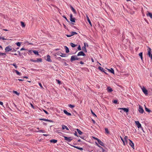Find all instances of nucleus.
Instances as JSON below:
<instances>
[{"label": "nucleus", "instance_id": "nucleus-41", "mask_svg": "<svg viewBox=\"0 0 152 152\" xmlns=\"http://www.w3.org/2000/svg\"><path fill=\"white\" fill-rule=\"evenodd\" d=\"M91 112L92 114L94 116H95V117H96V115L95 114V113L92 111V110H91Z\"/></svg>", "mask_w": 152, "mask_h": 152}, {"label": "nucleus", "instance_id": "nucleus-15", "mask_svg": "<svg viewBox=\"0 0 152 152\" xmlns=\"http://www.w3.org/2000/svg\"><path fill=\"white\" fill-rule=\"evenodd\" d=\"M70 7L72 10L73 11V13L75 14H76V11L75 9L72 6L70 5Z\"/></svg>", "mask_w": 152, "mask_h": 152}, {"label": "nucleus", "instance_id": "nucleus-47", "mask_svg": "<svg viewBox=\"0 0 152 152\" xmlns=\"http://www.w3.org/2000/svg\"><path fill=\"white\" fill-rule=\"evenodd\" d=\"M113 102L115 104H117V101L116 100H114Z\"/></svg>", "mask_w": 152, "mask_h": 152}, {"label": "nucleus", "instance_id": "nucleus-57", "mask_svg": "<svg viewBox=\"0 0 152 152\" xmlns=\"http://www.w3.org/2000/svg\"><path fill=\"white\" fill-rule=\"evenodd\" d=\"M120 138L122 142H124V139L121 137H120Z\"/></svg>", "mask_w": 152, "mask_h": 152}, {"label": "nucleus", "instance_id": "nucleus-60", "mask_svg": "<svg viewBox=\"0 0 152 152\" xmlns=\"http://www.w3.org/2000/svg\"><path fill=\"white\" fill-rule=\"evenodd\" d=\"M123 142V143L124 145H126V141L125 142V141H124V142Z\"/></svg>", "mask_w": 152, "mask_h": 152}, {"label": "nucleus", "instance_id": "nucleus-1", "mask_svg": "<svg viewBox=\"0 0 152 152\" xmlns=\"http://www.w3.org/2000/svg\"><path fill=\"white\" fill-rule=\"evenodd\" d=\"M63 137L64 139L68 142H71L73 140L72 138L71 137H68L66 136H63Z\"/></svg>", "mask_w": 152, "mask_h": 152}, {"label": "nucleus", "instance_id": "nucleus-4", "mask_svg": "<svg viewBox=\"0 0 152 152\" xmlns=\"http://www.w3.org/2000/svg\"><path fill=\"white\" fill-rule=\"evenodd\" d=\"M138 111L140 113H143L144 111L142 107L141 106H139Z\"/></svg>", "mask_w": 152, "mask_h": 152}, {"label": "nucleus", "instance_id": "nucleus-56", "mask_svg": "<svg viewBox=\"0 0 152 152\" xmlns=\"http://www.w3.org/2000/svg\"><path fill=\"white\" fill-rule=\"evenodd\" d=\"M0 104L3 106V102H1V101H0Z\"/></svg>", "mask_w": 152, "mask_h": 152}, {"label": "nucleus", "instance_id": "nucleus-2", "mask_svg": "<svg viewBox=\"0 0 152 152\" xmlns=\"http://www.w3.org/2000/svg\"><path fill=\"white\" fill-rule=\"evenodd\" d=\"M5 50L6 52H9L12 50V49L11 48V46H8L6 47Z\"/></svg>", "mask_w": 152, "mask_h": 152}, {"label": "nucleus", "instance_id": "nucleus-35", "mask_svg": "<svg viewBox=\"0 0 152 152\" xmlns=\"http://www.w3.org/2000/svg\"><path fill=\"white\" fill-rule=\"evenodd\" d=\"M21 25L23 27H24L25 26V25L24 22H21Z\"/></svg>", "mask_w": 152, "mask_h": 152}, {"label": "nucleus", "instance_id": "nucleus-11", "mask_svg": "<svg viewBox=\"0 0 152 152\" xmlns=\"http://www.w3.org/2000/svg\"><path fill=\"white\" fill-rule=\"evenodd\" d=\"M70 20L71 22H75V18H72V14H71L70 15Z\"/></svg>", "mask_w": 152, "mask_h": 152}, {"label": "nucleus", "instance_id": "nucleus-23", "mask_svg": "<svg viewBox=\"0 0 152 152\" xmlns=\"http://www.w3.org/2000/svg\"><path fill=\"white\" fill-rule=\"evenodd\" d=\"M50 142L53 143H55L57 142V140H56L52 139L50 140Z\"/></svg>", "mask_w": 152, "mask_h": 152}, {"label": "nucleus", "instance_id": "nucleus-24", "mask_svg": "<svg viewBox=\"0 0 152 152\" xmlns=\"http://www.w3.org/2000/svg\"><path fill=\"white\" fill-rule=\"evenodd\" d=\"M139 56H140L141 60L143 61L142 53L141 52L139 53Z\"/></svg>", "mask_w": 152, "mask_h": 152}, {"label": "nucleus", "instance_id": "nucleus-3", "mask_svg": "<svg viewBox=\"0 0 152 152\" xmlns=\"http://www.w3.org/2000/svg\"><path fill=\"white\" fill-rule=\"evenodd\" d=\"M148 56L149 57H151V49L149 47H148Z\"/></svg>", "mask_w": 152, "mask_h": 152}, {"label": "nucleus", "instance_id": "nucleus-38", "mask_svg": "<svg viewBox=\"0 0 152 152\" xmlns=\"http://www.w3.org/2000/svg\"><path fill=\"white\" fill-rule=\"evenodd\" d=\"M12 65H13L16 69H17V68L18 66L15 63H13Z\"/></svg>", "mask_w": 152, "mask_h": 152}, {"label": "nucleus", "instance_id": "nucleus-48", "mask_svg": "<svg viewBox=\"0 0 152 152\" xmlns=\"http://www.w3.org/2000/svg\"><path fill=\"white\" fill-rule=\"evenodd\" d=\"M31 61L34 62H36V60H33V59H31Z\"/></svg>", "mask_w": 152, "mask_h": 152}, {"label": "nucleus", "instance_id": "nucleus-18", "mask_svg": "<svg viewBox=\"0 0 152 152\" xmlns=\"http://www.w3.org/2000/svg\"><path fill=\"white\" fill-rule=\"evenodd\" d=\"M86 18H87V20L88 21V23H89V24L91 26H92V25L91 23V21L90 20V19H89V17H88V15H86Z\"/></svg>", "mask_w": 152, "mask_h": 152}, {"label": "nucleus", "instance_id": "nucleus-12", "mask_svg": "<svg viewBox=\"0 0 152 152\" xmlns=\"http://www.w3.org/2000/svg\"><path fill=\"white\" fill-rule=\"evenodd\" d=\"M57 54L58 55H59L62 57H65L66 56V54H65L62 53H59V52H58L57 53Z\"/></svg>", "mask_w": 152, "mask_h": 152}, {"label": "nucleus", "instance_id": "nucleus-9", "mask_svg": "<svg viewBox=\"0 0 152 152\" xmlns=\"http://www.w3.org/2000/svg\"><path fill=\"white\" fill-rule=\"evenodd\" d=\"M76 57L77 56H76V55H73L71 56L70 59L71 61L72 62L73 61L75 60Z\"/></svg>", "mask_w": 152, "mask_h": 152}, {"label": "nucleus", "instance_id": "nucleus-59", "mask_svg": "<svg viewBox=\"0 0 152 152\" xmlns=\"http://www.w3.org/2000/svg\"><path fill=\"white\" fill-rule=\"evenodd\" d=\"M44 112H45V113L46 114H48V113L47 111H46V110H44Z\"/></svg>", "mask_w": 152, "mask_h": 152}, {"label": "nucleus", "instance_id": "nucleus-21", "mask_svg": "<svg viewBox=\"0 0 152 152\" xmlns=\"http://www.w3.org/2000/svg\"><path fill=\"white\" fill-rule=\"evenodd\" d=\"M98 69L101 71H102L103 72H104L105 74H107L105 72H104V70H105L104 69H103V68H102V67H101V66H99V67H98Z\"/></svg>", "mask_w": 152, "mask_h": 152}, {"label": "nucleus", "instance_id": "nucleus-27", "mask_svg": "<svg viewBox=\"0 0 152 152\" xmlns=\"http://www.w3.org/2000/svg\"><path fill=\"white\" fill-rule=\"evenodd\" d=\"M76 130L80 135H81L83 133L82 132L80 129H77Z\"/></svg>", "mask_w": 152, "mask_h": 152}, {"label": "nucleus", "instance_id": "nucleus-36", "mask_svg": "<svg viewBox=\"0 0 152 152\" xmlns=\"http://www.w3.org/2000/svg\"><path fill=\"white\" fill-rule=\"evenodd\" d=\"M21 44V42H17L16 43V44L18 46H20Z\"/></svg>", "mask_w": 152, "mask_h": 152}, {"label": "nucleus", "instance_id": "nucleus-51", "mask_svg": "<svg viewBox=\"0 0 152 152\" xmlns=\"http://www.w3.org/2000/svg\"><path fill=\"white\" fill-rule=\"evenodd\" d=\"M105 130L106 132L108 133H109V131H108V129L107 128L105 129Z\"/></svg>", "mask_w": 152, "mask_h": 152}, {"label": "nucleus", "instance_id": "nucleus-61", "mask_svg": "<svg viewBox=\"0 0 152 152\" xmlns=\"http://www.w3.org/2000/svg\"><path fill=\"white\" fill-rule=\"evenodd\" d=\"M1 39H2L3 40H5V39H5L4 38V37H1Z\"/></svg>", "mask_w": 152, "mask_h": 152}, {"label": "nucleus", "instance_id": "nucleus-52", "mask_svg": "<svg viewBox=\"0 0 152 152\" xmlns=\"http://www.w3.org/2000/svg\"><path fill=\"white\" fill-rule=\"evenodd\" d=\"M66 35L67 37H70L72 36L71 35H68V34H66Z\"/></svg>", "mask_w": 152, "mask_h": 152}, {"label": "nucleus", "instance_id": "nucleus-64", "mask_svg": "<svg viewBox=\"0 0 152 152\" xmlns=\"http://www.w3.org/2000/svg\"><path fill=\"white\" fill-rule=\"evenodd\" d=\"M16 50L15 49H13L12 51L16 52Z\"/></svg>", "mask_w": 152, "mask_h": 152}, {"label": "nucleus", "instance_id": "nucleus-63", "mask_svg": "<svg viewBox=\"0 0 152 152\" xmlns=\"http://www.w3.org/2000/svg\"><path fill=\"white\" fill-rule=\"evenodd\" d=\"M43 136H46H46H48V134H43Z\"/></svg>", "mask_w": 152, "mask_h": 152}, {"label": "nucleus", "instance_id": "nucleus-28", "mask_svg": "<svg viewBox=\"0 0 152 152\" xmlns=\"http://www.w3.org/2000/svg\"><path fill=\"white\" fill-rule=\"evenodd\" d=\"M70 45L73 48H74L75 47L77 46V45H75L72 43H70Z\"/></svg>", "mask_w": 152, "mask_h": 152}, {"label": "nucleus", "instance_id": "nucleus-25", "mask_svg": "<svg viewBox=\"0 0 152 152\" xmlns=\"http://www.w3.org/2000/svg\"><path fill=\"white\" fill-rule=\"evenodd\" d=\"M108 71L113 74L114 73V69L112 68H111L110 69H108Z\"/></svg>", "mask_w": 152, "mask_h": 152}, {"label": "nucleus", "instance_id": "nucleus-17", "mask_svg": "<svg viewBox=\"0 0 152 152\" xmlns=\"http://www.w3.org/2000/svg\"><path fill=\"white\" fill-rule=\"evenodd\" d=\"M46 60L49 62L51 61V60L50 58V56L49 55H48L47 56V60Z\"/></svg>", "mask_w": 152, "mask_h": 152}, {"label": "nucleus", "instance_id": "nucleus-40", "mask_svg": "<svg viewBox=\"0 0 152 152\" xmlns=\"http://www.w3.org/2000/svg\"><path fill=\"white\" fill-rule=\"evenodd\" d=\"M13 92L15 93V94H16L17 95H18V96H19V94L18 93L17 91H13Z\"/></svg>", "mask_w": 152, "mask_h": 152}, {"label": "nucleus", "instance_id": "nucleus-30", "mask_svg": "<svg viewBox=\"0 0 152 152\" xmlns=\"http://www.w3.org/2000/svg\"><path fill=\"white\" fill-rule=\"evenodd\" d=\"M33 52L35 54V55H39V54L38 53V52L36 50H33Z\"/></svg>", "mask_w": 152, "mask_h": 152}, {"label": "nucleus", "instance_id": "nucleus-53", "mask_svg": "<svg viewBox=\"0 0 152 152\" xmlns=\"http://www.w3.org/2000/svg\"><path fill=\"white\" fill-rule=\"evenodd\" d=\"M47 121L49 122H53V121L52 120H49V119L47 120Z\"/></svg>", "mask_w": 152, "mask_h": 152}, {"label": "nucleus", "instance_id": "nucleus-50", "mask_svg": "<svg viewBox=\"0 0 152 152\" xmlns=\"http://www.w3.org/2000/svg\"><path fill=\"white\" fill-rule=\"evenodd\" d=\"M78 149L80 150L81 151H82L83 149L82 148L78 147Z\"/></svg>", "mask_w": 152, "mask_h": 152}, {"label": "nucleus", "instance_id": "nucleus-55", "mask_svg": "<svg viewBox=\"0 0 152 152\" xmlns=\"http://www.w3.org/2000/svg\"><path fill=\"white\" fill-rule=\"evenodd\" d=\"M74 134L75 135L77 136V137H78V136H77V133L76 132H75L74 133Z\"/></svg>", "mask_w": 152, "mask_h": 152}, {"label": "nucleus", "instance_id": "nucleus-7", "mask_svg": "<svg viewBox=\"0 0 152 152\" xmlns=\"http://www.w3.org/2000/svg\"><path fill=\"white\" fill-rule=\"evenodd\" d=\"M130 141L129 145L134 149V144L132 141L130 140H129Z\"/></svg>", "mask_w": 152, "mask_h": 152}, {"label": "nucleus", "instance_id": "nucleus-54", "mask_svg": "<svg viewBox=\"0 0 152 152\" xmlns=\"http://www.w3.org/2000/svg\"><path fill=\"white\" fill-rule=\"evenodd\" d=\"M63 18H64L66 20V21H68V19H67V18H66V17L65 16H63Z\"/></svg>", "mask_w": 152, "mask_h": 152}, {"label": "nucleus", "instance_id": "nucleus-37", "mask_svg": "<svg viewBox=\"0 0 152 152\" xmlns=\"http://www.w3.org/2000/svg\"><path fill=\"white\" fill-rule=\"evenodd\" d=\"M127 137L126 136H125V137H124V139L126 141V144L127 143Z\"/></svg>", "mask_w": 152, "mask_h": 152}, {"label": "nucleus", "instance_id": "nucleus-34", "mask_svg": "<svg viewBox=\"0 0 152 152\" xmlns=\"http://www.w3.org/2000/svg\"><path fill=\"white\" fill-rule=\"evenodd\" d=\"M37 62H42V59L41 58H37L36 60Z\"/></svg>", "mask_w": 152, "mask_h": 152}, {"label": "nucleus", "instance_id": "nucleus-5", "mask_svg": "<svg viewBox=\"0 0 152 152\" xmlns=\"http://www.w3.org/2000/svg\"><path fill=\"white\" fill-rule=\"evenodd\" d=\"M136 125L137 126V127L139 128L141 127V125L138 121H135Z\"/></svg>", "mask_w": 152, "mask_h": 152}, {"label": "nucleus", "instance_id": "nucleus-43", "mask_svg": "<svg viewBox=\"0 0 152 152\" xmlns=\"http://www.w3.org/2000/svg\"><path fill=\"white\" fill-rule=\"evenodd\" d=\"M6 55V53H0V56Z\"/></svg>", "mask_w": 152, "mask_h": 152}, {"label": "nucleus", "instance_id": "nucleus-29", "mask_svg": "<svg viewBox=\"0 0 152 152\" xmlns=\"http://www.w3.org/2000/svg\"><path fill=\"white\" fill-rule=\"evenodd\" d=\"M45 131L43 130H39L38 131H37V132H42L43 133H45Z\"/></svg>", "mask_w": 152, "mask_h": 152}, {"label": "nucleus", "instance_id": "nucleus-39", "mask_svg": "<svg viewBox=\"0 0 152 152\" xmlns=\"http://www.w3.org/2000/svg\"><path fill=\"white\" fill-rule=\"evenodd\" d=\"M69 107L71 108H73L75 106L71 104L69 105Z\"/></svg>", "mask_w": 152, "mask_h": 152}, {"label": "nucleus", "instance_id": "nucleus-13", "mask_svg": "<svg viewBox=\"0 0 152 152\" xmlns=\"http://www.w3.org/2000/svg\"><path fill=\"white\" fill-rule=\"evenodd\" d=\"M119 109L123 110L124 112H125L126 113H127L129 111V109L128 108H121Z\"/></svg>", "mask_w": 152, "mask_h": 152}, {"label": "nucleus", "instance_id": "nucleus-16", "mask_svg": "<svg viewBox=\"0 0 152 152\" xmlns=\"http://www.w3.org/2000/svg\"><path fill=\"white\" fill-rule=\"evenodd\" d=\"M97 141L98 143L102 146H104V144L103 142L100 140H97Z\"/></svg>", "mask_w": 152, "mask_h": 152}, {"label": "nucleus", "instance_id": "nucleus-14", "mask_svg": "<svg viewBox=\"0 0 152 152\" xmlns=\"http://www.w3.org/2000/svg\"><path fill=\"white\" fill-rule=\"evenodd\" d=\"M64 112L65 114L68 116H70L71 115V113L67 112V111L66 110H64Z\"/></svg>", "mask_w": 152, "mask_h": 152}, {"label": "nucleus", "instance_id": "nucleus-46", "mask_svg": "<svg viewBox=\"0 0 152 152\" xmlns=\"http://www.w3.org/2000/svg\"><path fill=\"white\" fill-rule=\"evenodd\" d=\"M77 49L79 50H81V48L80 45H79V46H78L77 48Z\"/></svg>", "mask_w": 152, "mask_h": 152}, {"label": "nucleus", "instance_id": "nucleus-6", "mask_svg": "<svg viewBox=\"0 0 152 152\" xmlns=\"http://www.w3.org/2000/svg\"><path fill=\"white\" fill-rule=\"evenodd\" d=\"M142 90L143 92L145 95H147L148 94V91L145 89V88L143 87L142 88Z\"/></svg>", "mask_w": 152, "mask_h": 152}, {"label": "nucleus", "instance_id": "nucleus-22", "mask_svg": "<svg viewBox=\"0 0 152 152\" xmlns=\"http://www.w3.org/2000/svg\"><path fill=\"white\" fill-rule=\"evenodd\" d=\"M64 47L65 49L66 52V53H69V48L66 46H64Z\"/></svg>", "mask_w": 152, "mask_h": 152}, {"label": "nucleus", "instance_id": "nucleus-42", "mask_svg": "<svg viewBox=\"0 0 152 152\" xmlns=\"http://www.w3.org/2000/svg\"><path fill=\"white\" fill-rule=\"evenodd\" d=\"M40 120H43L44 121H47L48 119H45V118H41V119H40Z\"/></svg>", "mask_w": 152, "mask_h": 152}, {"label": "nucleus", "instance_id": "nucleus-8", "mask_svg": "<svg viewBox=\"0 0 152 152\" xmlns=\"http://www.w3.org/2000/svg\"><path fill=\"white\" fill-rule=\"evenodd\" d=\"M86 44L87 45V46H88V44L87 43H84V46L82 48V50L85 51V52H87V50L86 48Z\"/></svg>", "mask_w": 152, "mask_h": 152}, {"label": "nucleus", "instance_id": "nucleus-58", "mask_svg": "<svg viewBox=\"0 0 152 152\" xmlns=\"http://www.w3.org/2000/svg\"><path fill=\"white\" fill-rule=\"evenodd\" d=\"M25 50V49L24 48H22L20 49V50L22 51L23 50Z\"/></svg>", "mask_w": 152, "mask_h": 152}, {"label": "nucleus", "instance_id": "nucleus-10", "mask_svg": "<svg viewBox=\"0 0 152 152\" xmlns=\"http://www.w3.org/2000/svg\"><path fill=\"white\" fill-rule=\"evenodd\" d=\"M85 56V54L82 51L79 52L77 54V56Z\"/></svg>", "mask_w": 152, "mask_h": 152}, {"label": "nucleus", "instance_id": "nucleus-20", "mask_svg": "<svg viewBox=\"0 0 152 152\" xmlns=\"http://www.w3.org/2000/svg\"><path fill=\"white\" fill-rule=\"evenodd\" d=\"M107 90L108 92H111L113 91V90L110 87H108L107 88Z\"/></svg>", "mask_w": 152, "mask_h": 152}, {"label": "nucleus", "instance_id": "nucleus-31", "mask_svg": "<svg viewBox=\"0 0 152 152\" xmlns=\"http://www.w3.org/2000/svg\"><path fill=\"white\" fill-rule=\"evenodd\" d=\"M145 110L146 111L150 113L151 112V110L146 107H145Z\"/></svg>", "mask_w": 152, "mask_h": 152}, {"label": "nucleus", "instance_id": "nucleus-32", "mask_svg": "<svg viewBox=\"0 0 152 152\" xmlns=\"http://www.w3.org/2000/svg\"><path fill=\"white\" fill-rule=\"evenodd\" d=\"M15 72H16V73L18 75L20 76L21 75V73L19 72L18 70H15Z\"/></svg>", "mask_w": 152, "mask_h": 152}, {"label": "nucleus", "instance_id": "nucleus-26", "mask_svg": "<svg viewBox=\"0 0 152 152\" xmlns=\"http://www.w3.org/2000/svg\"><path fill=\"white\" fill-rule=\"evenodd\" d=\"M147 16H149L150 18L152 19V13L150 12H149L148 14H147Z\"/></svg>", "mask_w": 152, "mask_h": 152}, {"label": "nucleus", "instance_id": "nucleus-49", "mask_svg": "<svg viewBox=\"0 0 152 152\" xmlns=\"http://www.w3.org/2000/svg\"><path fill=\"white\" fill-rule=\"evenodd\" d=\"M39 86L42 88H43V87L42 86V84H41V83H39Z\"/></svg>", "mask_w": 152, "mask_h": 152}, {"label": "nucleus", "instance_id": "nucleus-19", "mask_svg": "<svg viewBox=\"0 0 152 152\" xmlns=\"http://www.w3.org/2000/svg\"><path fill=\"white\" fill-rule=\"evenodd\" d=\"M62 129H66L67 130H69V129H68V127L64 125H62Z\"/></svg>", "mask_w": 152, "mask_h": 152}, {"label": "nucleus", "instance_id": "nucleus-62", "mask_svg": "<svg viewBox=\"0 0 152 152\" xmlns=\"http://www.w3.org/2000/svg\"><path fill=\"white\" fill-rule=\"evenodd\" d=\"M80 63L81 64H84V63L82 61H80Z\"/></svg>", "mask_w": 152, "mask_h": 152}, {"label": "nucleus", "instance_id": "nucleus-45", "mask_svg": "<svg viewBox=\"0 0 152 152\" xmlns=\"http://www.w3.org/2000/svg\"><path fill=\"white\" fill-rule=\"evenodd\" d=\"M71 146L76 148H77V149H78V148L79 147L78 146H74V145H71Z\"/></svg>", "mask_w": 152, "mask_h": 152}, {"label": "nucleus", "instance_id": "nucleus-33", "mask_svg": "<svg viewBox=\"0 0 152 152\" xmlns=\"http://www.w3.org/2000/svg\"><path fill=\"white\" fill-rule=\"evenodd\" d=\"M77 34V33L75 32H72L71 33V35L72 36L74 35L75 34Z\"/></svg>", "mask_w": 152, "mask_h": 152}, {"label": "nucleus", "instance_id": "nucleus-44", "mask_svg": "<svg viewBox=\"0 0 152 152\" xmlns=\"http://www.w3.org/2000/svg\"><path fill=\"white\" fill-rule=\"evenodd\" d=\"M56 82L58 83L59 84H61V82L60 81H59L58 80H56Z\"/></svg>", "mask_w": 152, "mask_h": 152}]
</instances>
